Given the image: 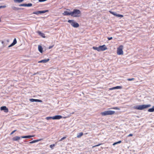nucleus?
I'll use <instances>...</instances> for the list:
<instances>
[{
	"instance_id": "a19ab883",
	"label": "nucleus",
	"mask_w": 154,
	"mask_h": 154,
	"mask_svg": "<svg viewBox=\"0 0 154 154\" xmlns=\"http://www.w3.org/2000/svg\"><path fill=\"white\" fill-rule=\"evenodd\" d=\"M100 145V144H98V145H96V146H93V147H95V146H99V145Z\"/></svg>"
},
{
	"instance_id": "f704fd0d",
	"label": "nucleus",
	"mask_w": 154,
	"mask_h": 154,
	"mask_svg": "<svg viewBox=\"0 0 154 154\" xmlns=\"http://www.w3.org/2000/svg\"><path fill=\"white\" fill-rule=\"evenodd\" d=\"M16 131V130H15L14 131H12L11 133L10 134V135H12L13 134V133Z\"/></svg>"
},
{
	"instance_id": "f3484780",
	"label": "nucleus",
	"mask_w": 154,
	"mask_h": 154,
	"mask_svg": "<svg viewBox=\"0 0 154 154\" xmlns=\"http://www.w3.org/2000/svg\"><path fill=\"white\" fill-rule=\"evenodd\" d=\"M20 137L18 136H16L14 137L13 140L14 141H17L20 139Z\"/></svg>"
},
{
	"instance_id": "e433bc0d",
	"label": "nucleus",
	"mask_w": 154,
	"mask_h": 154,
	"mask_svg": "<svg viewBox=\"0 0 154 154\" xmlns=\"http://www.w3.org/2000/svg\"><path fill=\"white\" fill-rule=\"evenodd\" d=\"M14 45L12 44V43L10 45H9V46H8V47L9 48H10V47H11L13 46H14Z\"/></svg>"
},
{
	"instance_id": "f257e3e1",
	"label": "nucleus",
	"mask_w": 154,
	"mask_h": 154,
	"mask_svg": "<svg viewBox=\"0 0 154 154\" xmlns=\"http://www.w3.org/2000/svg\"><path fill=\"white\" fill-rule=\"evenodd\" d=\"M151 106V105L150 104L146 105H142L138 106H134L133 107V108L136 109L143 110L144 109H146Z\"/></svg>"
},
{
	"instance_id": "9b49d317",
	"label": "nucleus",
	"mask_w": 154,
	"mask_h": 154,
	"mask_svg": "<svg viewBox=\"0 0 154 154\" xmlns=\"http://www.w3.org/2000/svg\"><path fill=\"white\" fill-rule=\"evenodd\" d=\"M53 117V119H59L62 118V116L60 115H56Z\"/></svg>"
},
{
	"instance_id": "f8f14e48",
	"label": "nucleus",
	"mask_w": 154,
	"mask_h": 154,
	"mask_svg": "<svg viewBox=\"0 0 154 154\" xmlns=\"http://www.w3.org/2000/svg\"><path fill=\"white\" fill-rule=\"evenodd\" d=\"M49 60V59H44V60H42L38 62V63H46L47 62H48Z\"/></svg>"
},
{
	"instance_id": "7ed1b4c3",
	"label": "nucleus",
	"mask_w": 154,
	"mask_h": 154,
	"mask_svg": "<svg viewBox=\"0 0 154 154\" xmlns=\"http://www.w3.org/2000/svg\"><path fill=\"white\" fill-rule=\"evenodd\" d=\"M115 111L112 110L106 111L103 112H101L100 114L102 116H106L107 115H111L115 113Z\"/></svg>"
},
{
	"instance_id": "7c9ffc66",
	"label": "nucleus",
	"mask_w": 154,
	"mask_h": 154,
	"mask_svg": "<svg viewBox=\"0 0 154 154\" xmlns=\"http://www.w3.org/2000/svg\"><path fill=\"white\" fill-rule=\"evenodd\" d=\"M6 6L4 5V6H0V9H1L2 8H5L6 7Z\"/></svg>"
},
{
	"instance_id": "58836bf2",
	"label": "nucleus",
	"mask_w": 154,
	"mask_h": 154,
	"mask_svg": "<svg viewBox=\"0 0 154 154\" xmlns=\"http://www.w3.org/2000/svg\"><path fill=\"white\" fill-rule=\"evenodd\" d=\"M112 37H108V39L109 40H111L112 39Z\"/></svg>"
},
{
	"instance_id": "ea45409f",
	"label": "nucleus",
	"mask_w": 154,
	"mask_h": 154,
	"mask_svg": "<svg viewBox=\"0 0 154 154\" xmlns=\"http://www.w3.org/2000/svg\"><path fill=\"white\" fill-rule=\"evenodd\" d=\"M133 135V134H130L128 135V137H131V136H132Z\"/></svg>"
},
{
	"instance_id": "72a5a7b5",
	"label": "nucleus",
	"mask_w": 154,
	"mask_h": 154,
	"mask_svg": "<svg viewBox=\"0 0 154 154\" xmlns=\"http://www.w3.org/2000/svg\"><path fill=\"white\" fill-rule=\"evenodd\" d=\"M134 78H132V79H128V81H132L133 80H134Z\"/></svg>"
},
{
	"instance_id": "5701e85b",
	"label": "nucleus",
	"mask_w": 154,
	"mask_h": 154,
	"mask_svg": "<svg viewBox=\"0 0 154 154\" xmlns=\"http://www.w3.org/2000/svg\"><path fill=\"white\" fill-rule=\"evenodd\" d=\"M93 48L95 50H97L98 51H100L99 46L98 47H93Z\"/></svg>"
},
{
	"instance_id": "6e6552de",
	"label": "nucleus",
	"mask_w": 154,
	"mask_h": 154,
	"mask_svg": "<svg viewBox=\"0 0 154 154\" xmlns=\"http://www.w3.org/2000/svg\"><path fill=\"white\" fill-rule=\"evenodd\" d=\"M32 6V4L31 3L27 4H20L19 5V6H25V7H31Z\"/></svg>"
},
{
	"instance_id": "0eeeda50",
	"label": "nucleus",
	"mask_w": 154,
	"mask_h": 154,
	"mask_svg": "<svg viewBox=\"0 0 154 154\" xmlns=\"http://www.w3.org/2000/svg\"><path fill=\"white\" fill-rule=\"evenodd\" d=\"M1 110H3L5 112H8V109L5 106H2L0 108Z\"/></svg>"
},
{
	"instance_id": "412c9836",
	"label": "nucleus",
	"mask_w": 154,
	"mask_h": 154,
	"mask_svg": "<svg viewBox=\"0 0 154 154\" xmlns=\"http://www.w3.org/2000/svg\"><path fill=\"white\" fill-rule=\"evenodd\" d=\"M83 135V133L82 132L78 134L77 137L78 138H79L81 137L82 135Z\"/></svg>"
},
{
	"instance_id": "b1692460",
	"label": "nucleus",
	"mask_w": 154,
	"mask_h": 154,
	"mask_svg": "<svg viewBox=\"0 0 154 154\" xmlns=\"http://www.w3.org/2000/svg\"><path fill=\"white\" fill-rule=\"evenodd\" d=\"M14 1L15 2L20 3L23 2V0H14Z\"/></svg>"
},
{
	"instance_id": "9d476101",
	"label": "nucleus",
	"mask_w": 154,
	"mask_h": 154,
	"mask_svg": "<svg viewBox=\"0 0 154 154\" xmlns=\"http://www.w3.org/2000/svg\"><path fill=\"white\" fill-rule=\"evenodd\" d=\"M29 101L31 102H37L41 103L42 102L41 100L34 99H29Z\"/></svg>"
},
{
	"instance_id": "393cba45",
	"label": "nucleus",
	"mask_w": 154,
	"mask_h": 154,
	"mask_svg": "<svg viewBox=\"0 0 154 154\" xmlns=\"http://www.w3.org/2000/svg\"><path fill=\"white\" fill-rule=\"evenodd\" d=\"M17 41L16 38H15L13 41V42L12 43V44L14 45L15 44L17 43Z\"/></svg>"
},
{
	"instance_id": "1a4fd4ad",
	"label": "nucleus",
	"mask_w": 154,
	"mask_h": 154,
	"mask_svg": "<svg viewBox=\"0 0 154 154\" xmlns=\"http://www.w3.org/2000/svg\"><path fill=\"white\" fill-rule=\"evenodd\" d=\"M71 12H68L67 11H65L63 13V15H66V16H69V15H71Z\"/></svg>"
},
{
	"instance_id": "79ce46f5",
	"label": "nucleus",
	"mask_w": 154,
	"mask_h": 154,
	"mask_svg": "<svg viewBox=\"0 0 154 154\" xmlns=\"http://www.w3.org/2000/svg\"><path fill=\"white\" fill-rule=\"evenodd\" d=\"M6 42H9V39H7L6 40Z\"/></svg>"
},
{
	"instance_id": "a878e982",
	"label": "nucleus",
	"mask_w": 154,
	"mask_h": 154,
	"mask_svg": "<svg viewBox=\"0 0 154 154\" xmlns=\"http://www.w3.org/2000/svg\"><path fill=\"white\" fill-rule=\"evenodd\" d=\"M45 119L47 120H49L51 119H53V117H48L45 118Z\"/></svg>"
},
{
	"instance_id": "bb28decb",
	"label": "nucleus",
	"mask_w": 154,
	"mask_h": 154,
	"mask_svg": "<svg viewBox=\"0 0 154 154\" xmlns=\"http://www.w3.org/2000/svg\"><path fill=\"white\" fill-rule=\"evenodd\" d=\"M39 12V11H35L33 12V14L38 15L40 14Z\"/></svg>"
},
{
	"instance_id": "c756f323",
	"label": "nucleus",
	"mask_w": 154,
	"mask_h": 154,
	"mask_svg": "<svg viewBox=\"0 0 154 154\" xmlns=\"http://www.w3.org/2000/svg\"><path fill=\"white\" fill-rule=\"evenodd\" d=\"M116 17H123V15H121V14H116Z\"/></svg>"
},
{
	"instance_id": "4468645a",
	"label": "nucleus",
	"mask_w": 154,
	"mask_h": 154,
	"mask_svg": "<svg viewBox=\"0 0 154 154\" xmlns=\"http://www.w3.org/2000/svg\"><path fill=\"white\" fill-rule=\"evenodd\" d=\"M37 33L39 34V35L42 37L44 38H45V34L44 33H42L40 31H38Z\"/></svg>"
},
{
	"instance_id": "37998d69",
	"label": "nucleus",
	"mask_w": 154,
	"mask_h": 154,
	"mask_svg": "<svg viewBox=\"0 0 154 154\" xmlns=\"http://www.w3.org/2000/svg\"><path fill=\"white\" fill-rule=\"evenodd\" d=\"M2 44H3L4 43V42L3 41H2Z\"/></svg>"
},
{
	"instance_id": "6ab92c4d",
	"label": "nucleus",
	"mask_w": 154,
	"mask_h": 154,
	"mask_svg": "<svg viewBox=\"0 0 154 154\" xmlns=\"http://www.w3.org/2000/svg\"><path fill=\"white\" fill-rule=\"evenodd\" d=\"M148 111L150 112H154V106H152V107L151 108L149 109Z\"/></svg>"
},
{
	"instance_id": "4c0bfd02",
	"label": "nucleus",
	"mask_w": 154,
	"mask_h": 154,
	"mask_svg": "<svg viewBox=\"0 0 154 154\" xmlns=\"http://www.w3.org/2000/svg\"><path fill=\"white\" fill-rule=\"evenodd\" d=\"M53 46H54V45H53L52 46H50L48 48L49 49H50L51 48H52Z\"/></svg>"
},
{
	"instance_id": "c03bdc74",
	"label": "nucleus",
	"mask_w": 154,
	"mask_h": 154,
	"mask_svg": "<svg viewBox=\"0 0 154 154\" xmlns=\"http://www.w3.org/2000/svg\"><path fill=\"white\" fill-rule=\"evenodd\" d=\"M68 10L70 11L69 9H67Z\"/></svg>"
},
{
	"instance_id": "a18cd8bd",
	"label": "nucleus",
	"mask_w": 154,
	"mask_h": 154,
	"mask_svg": "<svg viewBox=\"0 0 154 154\" xmlns=\"http://www.w3.org/2000/svg\"><path fill=\"white\" fill-rule=\"evenodd\" d=\"M1 21V19H0V22Z\"/></svg>"
},
{
	"instance_id": "423d86ee",
	"label": "nucleus",
	"mask_w": 154,
	"mask_h": 154,
	"mask_svg": "<svg viewBox=\"0 0 154 154\" xmlns=\"http://www.w3.org/2000/svg\"><path fill=\"white\" fill-rule=\"evenodd\" d=\"M100 51H104L107 49L106 46L104 45H103L99 46Z\"/></svg>"
},
{
	"instance_id": "4be33fe9",
	"label": "nucleus",
	"mask_w": 154,
	"mask_h": 154,
	"mask_svg": "<svg viewBox=\"0 0 154 154\" xmlns=\"http://www.w3.org/2000/svg\"><path fill=\"white\" fill-rule=\"evenodd\" d=\"M39 11L40 14H43L46 12H48L49 11L48 10H46L45 11Z\"/></svg>"
},
{
	"instance_id": "39448f33",
	"label": "nucleus",
	"mask_w": 154,
	"mask_h": 154,
	"mask_svg": "<svg viewBox=\"0 0 154 154\" xmlns=\"http://www.w3.org/2000/svg\"><path fill=\"white\" fill-rule=\"evenodd\" d=\"M123 47V46L121 45L117 48V53L119 55L123 54V52L122 51Z\"/></svg>"
},
{
	"instance_id": "dca6fc26",
	"label": "nucleus",
	"mask_w": 154,
	"mask_h": 154,
	"mask_svg": "<svg viewBox=\"0 0 154 154\" xmlns=\"http://www.w3.org/2000/svg\"><path fill=\"white\" fill-rule=\"evenodd\" d=\"M42 140V139H39L38 140H34L30 142H29V143H30V144L34 143L36 142H38V141H40L41 140Z\"/></svg>"
},
{
	"instance_id": "20e7f679",
	"label": "nucleus",
	"mask_w": 154,
	"mask_h": 154,
	"mask_svg": "<svg viewBox=\"0 0 154 154\" xmlns=\"http://www.w3.org/2000/svg\"><path fill=\"white\" fill-rule=\"evenodd\" d=\"M68 22L70 23L71 25L74 27L77 28L79 26V24L78 23L75 22L73 20H69L68 21Z\"/></svg>"
},
{
	"instance_id": "c9c22d12",
	"label": "nucleus",
	"mask_w": 154,
	"mask_h": 154,
	"mask_svg": "<svg viewBox=\"0 0 154 154\" xmlns=\"http://www.w3.org/2000/svg\"><path fill=\"white\" fill-rule=\"evenodd\" d=\"M113 109H117V110L119 109L118 107H115L113 108Z\"/></svg>"
},
{
	"instance_id": "ddd939ff",
	"label": "nucleus",
	"mask_w": 154,
	"mask_h": 154,
	"mask_svg": "<svg viewBox=\"0 0 154 154\" xmlns=\"http://www.w3.org/2000/svg\"><path fill=\"white\" fill-rule=\"evenodd\" d=\"M122 87L120 86H117L116 87H112L109 88V90H113L115 89H121Z\"/></svg>"
},
{
	"instance_id": "2f4dec72",
	"label": "nucleus",
	"mask_w": 154,
	"mask_h": 154,
	"mask_svg": "<svg viewBox=\"0 0 154 154\" xmlns=\"http://www.w3.org/2000/svg\"><path fill=\"white\" fill-rule=\"evenodd\" d=\"M66 138V137H63V138H61L60 140H59V141H62V140H63L65 139V138Z\"/></svg>"
},
{
	"instance_id": "f03ea898",
	"label": "nucleus",
	"mask_w": 154,
	"mask_h": 154,
	"mask_svg": "<svg viewBox=\"0 0 154 154\" xmlns=\"http://www.w3.org/2000/svg\"><path fill=\"white\" fill-rule=\"evenodd\" d=\"M71 16L74 17H79L81 16V13L79 9H74L71 12Z\"/></svg>"
},
{
	"instance_id": "aec40b11",
	"label": "nucleus",
	"mask_w": 154,
	"mask_h": 154,
	"mask_svg": "<svg viewBox=\"0 0 154 154\" xmlns=\"http://www.w3.org/2000/svg\"><path fill=\"white\" fill-rule=\"evenodd\" d=\"M11 8L13 10L15 11H17L21 9V8H17L15 6H12Z\"/></svg>"
},
{
	"instance_id": "a211bd4d",
	"label": "nucleus",
	"mask_w": 154,
	"mask_h": 154,
	"mask_svg": "<svg viewBox=\"0 0 154 154\" xmlns=\"http://www.w3.org/2000/svg\"><path fill=\"white\" fill-rule=\"evenodd\" d=\"M38 50L40 52L42 53L43 52V48L40 45L38 46Z\"/></svg>"
},
{
	"instance_id": "cd10ccee",
	"label": "nucleus",
	"mask_w": 154,
	"mask_h": 154,
	"mask_svg": "<svg viewBox=\"0 0 154 154\" xmlns=\"http://www.w3.org/2000/svg\"><path fill=\"white\" fill-rule=\"evenodd\" d=\"M121 141L120 140V141H118L117 142H115V143H113V145H115L116 144H117L118 143H121Z\"/></svg>"
},
{
	"instance_id": "473e14b6",
	"label": "nucleus",
	"mask_w": 154,
	"mask_h": 154,
	"mask_svg": "<svg viewBox=\"0 0 154 154\" xmlns=\"http://www.w3.org/2000/svg\"><path fill=\"white\" fill-rule=\"evenodd\" d=\"M55 146L54 144H51L50 146V147L51 148H52L53 147H54Z\"/></svg>"
},
{
	"instance_id": "c85d7f7f",
	"label": "nucleus",
	"mask_w": 154,
	"mask_h": 154,
	"mask_svg": "<svg viewBox=\"0 0 154 154\" xmlns=\"http://www.w3.org/2000/svg\"><path fill=\"white\" fill-rule=\"evenodd\" d=\"M109 12L111 14L113 15H114L116 16V13L115 12H112L111 11H109Z\"/></svg>"
},
{
	"instance_id": "2eb2a0df",
	"label": "nucleus",
	"mask_w": 154,
	"mask_h": 154,
	"mask_svg": "<svg viewBox=\"0 0 154 154\" xmlns=\"http://www.w3.org/2000/svg\"><path fill=\"white\" fill-rule=\"evenodd\" d=\"M34 137V135H28V136H22L21 137V138H30L31 137Z\"/></svg>"
}]
</instances>
